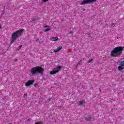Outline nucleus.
<instances>
[{
    "label": "nucleus",
    "instance_id": "1",
    "mask_svg": "<svg viewBox=\"0 0 124 124\" xmlns=\"http://www.w3.org/2000/svg\"><path fill=\"white\" fill-rule=\"evenodd\" d=\"M123 51H124V47L122 46H116L111 51L110 56L119 58L123 54Z\"/></svg>",
    "mask_w": 124,
    "mask_h": 124
},
{
    "label": "nucleus",
    "instance_id": "2",
    "mask_svg": "<svg viewBox=\"0 0 124 124\" xmlns=\"http://www.w3.org/2000/svg\"><path fill=\"white\" fill-rule=\"evenodd\" d=\"M25 31V30L21 29L17 30L14 32H13L11 36V43L12 44L14 43V41L16 40L19 37V36H21L22 35V33Z\"/></svg>",
    "mask_w": 124,
    "mask_h": 124
},
{
    "label": "nucleus",
    "instance_id": "3",
    "mask_svg": "<svg viewBox=\"0 0 124 124\" xmlns=\"http://www.w3.org/2000/svg\"><path fill=\"white\" fill-rule=\"evenodd\" d=\"M44 71V69L42 67L39 66H35L31 68L30 72L32 75H35V74H43Z\"/></svg>",
    "mask_w": 124,
    "mask_h": 124
},
{
    "label": "nucleus",
    "instance_id": "4",
    "mask_svg": "<svg viewBox=\"0 0 124 124\" xmlns=\"http://www.w3.org/2000/svg\"><path fill=\"white\" fill-rule=\"evenodd\" d=\"M96 0H83L80 3V5H84V4H90L92 2H95Z\"/></svg>",
    "mask_w": 124,
    "mask_h": 124
},
{
    "label": "nucleus",
    "instance_id": "5",
    "mask_svg": "<svg viewBox=\"0 0 124 124\" xmlns=\"http://www.w3.org/2000/svg\"><path fill=\"white\" fill-rule=\"evenodd\" d=\"M34 83V80H29L28 81L25 82V86L26 87H29V86H31V85H32Z\"/></svg>",
    "mask_w": 124,
    "mask_h": 124
},
{
    "label": "nucleus",
    "instance_id": "6",
    "mask_svg": "<svg viewBox=\"0 0 124 124\" xmlns=\"http://www.w3.org/2000/svg\"><path fill=\"white\" fill-rule=\"evenodd\" d=\"M62 46H60L57 47V48L56 49H54V53H57V52H59V51H60V50H62Z\"/></svg>",
    "mask_w": 124,
    "mask_h": 124
},
{
    "label": "nucleus",
    "instance_id": "7",
    "mask_svg": "<svg viewBox=\"0 0 124 124\" xmlns=\"http://www.w3.org/2000/svg\"><path fill=\"white\" fill-rule=\"evenodd\" d=\"M50 40H51L52 41H58V40H59V38L57 37H52L50 39Z\"/></svg>",
    "mask_w": 124,
    "mask_h": 124
},
{
    "label": "nucleus",
    "instance_id": "8",
    "mask_svg": "<svg viewBox=\"0 0 124 124\" xmlns=\"http://www.w3.org/2000/svg\"><path fill=\"white\" fill-rule=\"evenodd\" d=\"M58 72H59V71H51L50 72V74L53 75V74H56L57 73H58Z\"/></svg>",
    "mask_w": 124,
    "mask_h": 124
},
{
    "label": "nucleus",
    "instance_id": "9",
    "mask_svg": "<svg viewBox=\"0 0 124 124\" xmlns=\"http://www.w3.org/2000/svg\"><path fill=\"white\" fill-rule=\"evenodd\" d=\"M86 121H92V117L90 116H88L85 118Z\"/></svg>",
    "mask_w": 124,
    "mask_h": 124
},
{
    "label": "nucleus",
    "instance_id": "10",
    "mask_svg": "<svg viewBox=\"0 0 124 124\" xmlns=\"http://www.w3.org/2000/svg\"><path fill=\"white\" fill-rule=\"evenodd\" d=\"M118 69L119 70V71H121V70H123V69H124V67H123V66H119L118 67Z\"/></svg>",
    "mask_w": 124,
    "mask_h": 124
},
{
    "label": "nucleus",
    "instance_id": "11",
    "mask_svg": "<svg viewBox=\"0 0 124 124\" xmlns=\"http://www.w3.org/2000/svg\"><path fill=\"white\" fill-rule=\"evenodd\" d=\"M22 47H23V45H21L20 46H19L16 49L17 51H19V50H21V49L22 48Z\"/></svg>",
    "mask_w": 124,
    "mask_h": 124
},
{
    "label": "nucleus",
    "instance_id": "12",
    "mask_svg": "<svg viewBox=\"0 0 124 124\" xmlns=\"http://www.w3.org/2000/svg\"><path fill=\"white\" fill-rule=\"evenodd\" d=\"M51 31V29L49 27L47 28L45 30V32H46V31Z\"/></svg>",
    "mask_w": 124,
    "mask_h": 124
},
{
    "label": "nucleus",
    "instance_id": "13",
    "mask_svg": "<svg viewBox=\"0 0 124 124\" xmlns=\"http://www.w3.org/2000/svg\"><path fill=\"white\" fill-rule=\"evenodd\" d=\"M61 69H62V66H58L57 67V70H56V71H58V72H59V71H60Z\"/></svg>",
    "mask_w": 124,
    "mask_h": 124
},
{
    "label": "nucleus",
    "instance_id": "14",
    "mask_svg": "<svg viewBox=\"0 0 124 124\" xmlns=\"http://www.w3.org/2000/svg\"><path fill=\"white\" fill-rule=\"evenodd\" d=\"M34 124H43V122L39 121L38 122L35 123Z\"/></svg>",
    "mask_w": 124,
    "mask_h": 124
},
{
    "label": "nucleus",
    "instance_id": "15",
    "mask_svg": "<svg viewBox=\"0 0 124 124\" xmlns=\"http://www.w3.org/2000/svg\"><path fill=\"white\" fill-rule=\"evenodd\" d=\"M93 61V59H92L89 60L88 61H87V62L88 63H91V62H92Z\"/></svg>",
    "mask_w": 124,
    "mask_h": 124
},
{
    "label": "nucleus",
    "instance_id": "16",
    "mask_svg": "<svg viewBox=\"0 0 124 124\" xmlns=\"http://www.w3.org/2000/svg\"><path fill=\"white\" fill-rule=\"evenodd\" d=\"M79 103L80 104V105H83V104H84V102L80 101Z\"/></svg>",
    "mask_w": 124,
    "mask_h": 124
},
{
    "label": "nucleus",
    "instance_id": "17",
    "mask_svg": "<svg viewBox=\"0 0 124 124\" xmlns=\"http://www.w3.org/2000/svg\"><path fill=\"white\" fill-rule=\"evenodd\" d=\"M121 66H124V61H122L121 63Z\"/></svg>",
    "mask_w": 124,
    "mask_h": 124
},
{
    "label": "nucleus",
    "instance_id": "18",
    "mask_svg": "<svg viewBox=\"0 0 124 124\" xmlns=\"http://www.w3.org/2000/svg\"><path fill=\"white\" fill-rule=\"evenodd\" d=\"M51 100H53V98H49L47 100V101H51Z\"/></svg>",
    "mask_w": 124,
    "mask_h": 124
},
{
    "label": "nucleus",
    "instance_id": "19",
    "mask_svg": "<svg viewBox=\"0 0 124 124\" xmlns=\"http://www.w3.org/2000/svg\"><path fill=\"white\" fill-rule=\"evenodd\" d=\"M69 33H70V34H73V31H70L69 32Z\"/></svg>",
    "mask_w": 124,
    "mask_h": 124
},
{
    "label": "nucleus",
    "instance_id": "20",
    "mask_svg": "<svg viewBox=\"0 0 124 124\" xmlns=\"http://www.w3.org/2000/svg\"><path fill=\"white\" fill-rule=\"evenodd\" d=\"M48 0H43V1H44V2H46V1H48Z\"/></svg>",
    "mask_w": 124,
    "mask_h": 124
},
{
    "label": "nucleus",
    "instance_id": "21",
    "mask_svg": "<svg viewBox=\"0 0 124 124\" xmlns=\"http://www.w3.org/2000/svg\"><path fill=\"white\" fill-rule=\"evenodd\" d=\"M31 22H34V19L33 18V19L32 20Z\"/></svg>",
    "mask_w": 124,
    "mask_h": 124
},
{
    "label": "nucleus",
    "instance_id": "22",
    "mask_svg": "<svg viewBox=\"0 0 124 124\" xmlns=\"http://www.w3.org/2000/svg\"><path fill=\"white\" fill-rule=\"evenodd\" d=\"M47 27H48V26H47V25L45 26V28H47Z\"/></svg>",
    "mask_w": 124,
    "mask_h": 124
},
{
    "label": "nucleus",
    "instance_id": "23",
    "mask_svg": "<svg viewBox=\"0 0 124 124\" xmlns=\"http://www.w3.org/2000/svg\"><path fill=\"white\" fill-rule=\"evenodd\" d=\"M111 25H112V26H115V24H114V23H112Z\"/></svg>",
    "mask_w": 124,
    "mask_h": 124
},
{
    "label": "nucleus",
    "instance_id": "24",
    "mask_svg": "<svg viewBox=\"0 0 124 124\" xmlns=\"http://www.w3.org/2000/svg\"><path fill=\"white\" fill-rule=\"evenodd\" d=\"M37 41H38V39H37V40H36V42H37Z\"/></svg>",
    "mask_w": 124,
    "mask_h": 124
},
{
    "label": "nucleus",
    "instance_id": "25",
    "mask_svg": "<svg viewBox=\"0 0 124 124\" xmlns=\"http://www.w3.org/2000/svg\"><path fill=\"white\" fill-rule=\"evenodd\" d=\"M0 29H1V26L0 25Z\"/></svg>",
    "mask_w": 124,
    "mask_h": 124
},
{
    "label": "nucleus",
    "instance_id": "26",
    "mask_svg": "<svg viewBox=\"0 0 124 124\" xmlns=\"http://www.w3.org/2000/svg\"><path fill=\"white\" fill-rule=\"evenodd\" d=\"M12 124L10 123V124Z\"/></svg>",
    "mask_w": 124,
    "mask_h": 124
}]
</instances>
